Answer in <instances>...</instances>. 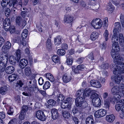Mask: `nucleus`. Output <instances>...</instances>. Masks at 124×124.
I'll return each mask as SVG.
<instances>
[{"label":"nucleus","instance_id":"f257e3e1","mask_svg":"<svg viewBox=\"0 0 124 124\" xmlns=\"http://www.w3.org/2000/svg\"><path fill=\"white\" fill-rule=\"evenodd\" d=\"M119 50L112 49L111 51V56L114 59V62L116 65V68L113 71L114 74H117L118 73H124V63L121 61L124 60V58L118 54H116V52H118Z\"/></svg>","mask_w":124,"mask_h":124},{"label":"nucleus","instance_id":"f03ea898","mask_svg":"<svg viewBox=\"0 0 124 124\" xmlns=\"http://www.w3.org/2000/svg\"><path fill=\"white\" fill-rule=\"evenodd\" d=\"M7 56V53L4 52L0 55V72H1L5 70L8 61Z\"/></svg>","mask_w":124,"mask_h":124},{"label":"nucleus","instance_id":"7ed1b4c3","mask_svg":"<svg viewBox=\"0 0 124 124\" xmlns=\"http://www.w3.org/2000/svg\"><path fill=\"white\" fill-rule=\"evenodd\" d=\"M114 34L112 38V41L113 43L112 45V49L119 50L120 49L119 45L118 42V35L117 33H113Z\"/></svg>","mask_w":124,"mask_h":124},{"label":"nucleus","instance_id":"20e7f679","mask_svg":"<svg viewBox=\"0 0 124 124\" xmlns=\"http://www.w3.org/2000/svg\"><path fill=\"white\" fill-rule=\"evenodd\" d=\"M92 102L93 105L95 107H98L100 106L101 103V99L99 97V95L97 93H94L92 96Z\"/></svg>","mask_w":124,"mask_h":124},{"label":"nucleus","instance_id":"39448f33","mask_svg":"<svg viewBox=\"0 0 124 124\" xmlns=\"http://www.w3.org/2000/svg\"><path fill=\"white\" fill-rule=\"evenodd\" d=\"M92 25L95 29L100 28L102 26V21L99 19L93 20L91 23Z\"/></svg>","mask_w":124,"mask_h":124},{"label":"nucleus","instance_id":"423d86ee","mask_svg":"<svg viewBox=\"0 0 124 124\" xmlns=\"http://www.w3.org/2000/svg\"><path fill=\"white\" fill-rule=\"evenodd\" d=\"M123 74V73H118L117 74L118 75L117 76H112L111 79L112 81L116 83L119 84L121 82V80L123 79L124 80V76H122L121 74ZM115 74L116 75H117V74Z\"/></svg>","mask_w":124,"mask_h":124},{"label":"nucleus","instance_id":"0eeeda50","mask_svg":"<svg viewBox=\"0 0 124 124\" xmlns=\"http://www.w3.org/2000/svg\"><path fill=\"white\" fill-rule=\"evenodd\" d=\"M36 116L39 120L43 121H45L46 116L45 115L44 112L41 110H39L36 111Z\"/></svg>","mask_w":124,"mask_h":124},{"label":"nucleus","instance_id":"6e6552de","mask_svg":"<svg viewBox=\"0 0 124 124\" xmlns=\"http://www.w3.org/2000/svg\"><path fill=\"white\" fill-rule=\"evenodd\" d=\"M107 113L106 110L103 109H100L96 111L94 113L95 116L99 118L104 116Z\"/></svg>","mask_w":124,"mask_h":124},{"label":"nucleus","instance_id":"1a4fd4ad","mask_svg":"<svg viewBox=\"0 0 124 124\" xmlns=\"http://www.w3.org/2000/svg\"><path fill=\"white\" fill-rule=\"evenodd\" d=\"M74 20L73 16L69 15H66L64 16L63 19V22L65 23L70 24V27L72 26L71 24Z\"/></svg>","mask_w":124,"mask_h":124},{"label":"nucleus","instance_id":"9d476101","mask_svg":"<svg viewBox=\"0 0 124 124\" xmlns=\"http://www.w3.org/2000/svg\"><path fill=\"white\" fill-rule=\"evenodd\" d=\"M10 21L9 19L7 18L3 21V25L4 28L6 31H9V29L10 26Z\"/></svg>","mask_w":124,"mask_h":124},{"label":"nucleus","instance_id":"9b49d317","mask_svg":"<svg viewBox=\"0 0 124 124\" xmlns=\"http://www.w3.org/2000/svg\"><path fill=\"white\" fill-rule=\"evenodd\" d=\"M96 91L93 90H91L89 88H86L84 90V93L86 97L88 96L91 93H92V95L94 93H96Z\"/></svg>","mask_w":124,"mask_h":124},{"label":"nucleus","instance_id":"f8f14e48","mask_svg":"<svg viewBox=\"0 0 124 124\" xmlns=\"http://www.w3.org/2000/svg\"><path fill=\"white\" fill-rule=\"evenodd\" d=\"M23 88L25 90H28L30 92L34 91L35 89L37 88L33 84H28V86L24 85Z\"/></svg>","mask_w":124,"mask_h":124},{"label":"nucleus","instance_id":"ddd939ff","mask_svg":"<svg viewBox=\"0 0 124 124\" xmlns=\"http://www.w3.org/2000/svg\"><path fill=\"white\" fill-rule=\"evenodd\" d=\"M71 75L67 73L65 74L62 77L63 82L65 83L69 82L71 79Z\"/></svg>","mask_w":124,"mask_h":124},{"label":"nucleus","instance_id":"4468645a","mask_svg":"<svg viewBox=\"0 0 124 124\" xmlns=\"http://www.w3.org/2000/svg\"><path fill=\"white\" fill-rule=\"evenodd\" d=\"M52 118L54 119H56L58 116L57 110L55 108H52L51 110Z\"/></svg>","mask_w":124,"mask_h":124},{"label":"nucleus","instance_id":"2eb2a0df","mask_svg":"<svg viewBox=\"0 0 124 124\" xmlns=\"http://www.w3.org/2000/svg\"><path fill=\"white\" fill-rule=\"evenodd\" d=\"M90 84L92 86L97 88H100L101 87V85L100 82L95 80H91L90 82Z\"/></svg>","mask_w":124,"mask_h":124},{"label":"nucleus","instance_id":"dca6fc26","mask_svg":"<svg viewBox=\"0 0 124 124\" xmlns=\"http://www.w3.org/2000/svg\"><path fill=\"white\" fill-rule=\"evenodd\" d=\"M28 63V60L24 59H21L20 62V66L21 68L23 69L27 65Z\"/></svg>","mask_w":124,"mask_h":124},{"label":"nucleus","instance_id":"f3484780","mask_svg":"<svg viewBox=\"0 0 124 124\" xmlns=\"http://www.w3.org/2000/svg\"><path fill=\"white\" fill-rule=\"evenodd\" d=\"M15 70V68L13 66H9L6 68L5 71L7 74H10L12 73Z\"/></svg>","mask_w":124,"mask_h":124},{"label":"nucleus","instance_id":"a211bd4d","mask_svg":"<svg viewBox=\"0 0 124 124\" xmlns=\"http://www.w3.org/2000/svg\"><path fill=\"white\" fill-rule=\"evenodd\" d=\"M64 97L63 95L61 94H58L55 96V99L58 103H61L64 99Z\"/></svg>","mask_w":124,"mask_h":124},{"label":"nucleus","instance_id":"6ab92c4d","mask_svg":"<svg viewBox=\"0 0 124 124\" xmlns=\"http://www.w3.org/2000/svg\"><path fill=\"white\" fill-rule=\"evenodd\" d=\"M9 60L10 63L13 65H14L16 62H18L19 60H18L15 56L12 55L9 57Z\"/></svg>","mask_w":124,"mask_h":124},{"label":"nucleus","instance_id":"aec40b11","mask_svg":"<svg viewBox=\"0 0 124 124\" xmlns=\"http://www.w3.org/2000/svg\"><path fill=\"white\" fill-rule=\"evenodd\" d=\"M114 25L115 27L113 30V33H116L119 34V33L117 30H120L121 29V26L120 23L119 22L115 23L114 24Z\"/></svg>","mask_w":124,"mask_h":124},{"label":"nucleus","instance_id":"412c9836","mask_svg":"<svg viewBox=\"0 0 124 124\" xmlns=\"http://www.w3.org/2000/svg\"><path fill=\"white\" fill-rule=\"evenodd\" d=\"M120 88L117 86H114L111 90V93L113 95L117 93H118L120 91Z\"/></svg>","mask_w":124,"mask_h":124},{"label":"nucleus","instance_id":"4be33fe9","mask_svg":"<svg viewBox=\"0 0 124 124\" xmlns=\"http://www.w3.org/2000/svg\"><path fill=\"white\" fill-rule=\"evenodd\" d=\"M71 105V103H69L67 102L64 101L61 104V106L62 108L65 109L66 108H70Z\"/></svg>","mask_w":124,"mask_h":124},{"label":"nucleus","instance_id":"5701e85b","mask_svg":"<svg viewBox=\"0 0 124 124\" xmlns=\"http://www.w3.org/2000/svg\"><path fill=\"white\" fill-rule=\"evenodd\" d=\"M78 104L79 105H77L76 106L80 108L81 109H84L86 108L88 106V104L87 102L86 101H84Z\"/></svg>","mask_w":124,"mask_h":124},{"label":"nucleus","instance_id":"b1692460","mask_svg":"<svg viewBox=\"0 0 124 124\" xmlns=\"http://www.w3.org/2000/svg\"><path fill=\"white\" fill-rule=\"evenodd\" d=\"M115 119V116L113 115H107L106 117V120L108 122L111 123L113 122Z\"/></svg>","mask_w":124,"mask_h":124},{"label":"nucleus","instance_id":"393cba45","mask_svg":"<svg viewBox=\"0 0 124 124\" xmlns=\"http://www.w3.org/2000/svg\"><path fill=\"white\" fill-rule=\"evenodd\" d=\"M31 70L30 67L29 66L25 68L24 69V73L25 75L28 76H29L31 74Z\"/></svg>","mask_w":124,"mask_h":124},{"label":"nucleus","instance_id":"a878e982","mask_svg":"<svg viewBox=\"0 0 124 124\" xmlns=\"http://www.w3.org/2000/svg\"><path fill=\"white\" fill-rule=\"evenodd\" d=\"M61 37L58 36L54 39V43L55 45H58L61 43Z\"/></svg>","mask_w":124,"mask_h":124},{"label":"nucleus","instance_id":"bb28decb","mask_svg":"<svg viewBox=\"0 0 124 124\" xmlns=\"http://www.w3.org/2000/svg\"><path fill=\"white\" fill-rule=\"evenodd\" d=\"M121 95L118 93L115 94L113 95L114 99H113L112 100V99L110 100V101H112L114 102L116 101V102H118V101L121 98Z\"/></svg>","mask_w":124,"mask_h":124},{"label":"nucleus","instance_id":"cd10ccee","mask_svg":"<svg viewBox=\"0 0 124 124\" xmlns=\"http://www.w3.org/2000/svg\"><path fill=\"white\" fill-rule=\"evenodd\" d=\"M18 1V0H9V2L8 3L9 6L10 7H12L16 8V4Z\"/></svg>","mask_w":124,"mask_h":124},{"label":"nucleus","instance_id":"c85d7f7f","mask_svg":"<svg viewBox=\"0 0 124 124\" xmlns=\"http://www.w3.org/2000/svg\"><path fill=\"white\" fill-rule=\"evenodd\" d=\"M119 41L120 44L122 46H124V38L122 34L119 35Z\"/></svg>","mask_w":124,"mask_h":124},{"label":"nucleus","instance_id":"c756f323","mask_svg":"<svg viewBox=\"0 0 124 124\" xmlns=\"http://www.w3.org/2000/svg\"><path fill=\"white\" fill-rule=\"evenodd\" d=\"M23 84L21 80L18 81L17 82L16 85V88L17 89H21L22 88V86L23 85Z\"/></svg>","mask_w":124,"mask_h":124},{"label":"nucleus","instance_id":"7c9ffc66","mask_svg":"<svg viewBox=\"0 0 124 124\" xmlns=\"http://www.w3.org/2000/svg\"><path fill=\"white\" fill-rule=\"evenodd\" d=\"M46 77L51 82H54L55 79L53 77V76L50 73H47L45 74Z\"/></svg>","mask_w":124,"mask_h":124},{"label":"nucleus","instance_id":"2f4dec72","mask_svg":"<svg viewBox=\"0 0 124 124\" xmlns=\"http://www.w3.org/2000/svg\"><path fill=\"white\" fill-rule=\"evenodd\" d=\"M94 120L93 117L90 116V117H87L86 119V124H93Z\"/></svg>","mask_w":124,"mask_h":124},{"label":"nucleus","instance_id":"473e14b6","mask_svg":"<svg viewBox=\"0 0 124 124\" xmlns=\"http://www.w3.org/2000/svg\"><path fill=\"white\" fill-rule=\"evenodd\" d=\"M46 46L48 50H50L52 49V44L51 39H48L46 41Z\"/></svg>","mask_w":124,"mask_h":124},{"label":"nucleus","instance_id":"72a5a7b5","mask_svg":"<svg viewBox=\"0 0 124 124\" xmlns=\"http://www.w3.org/2000/svg\"><path fill=\"white\" fill-rule=\"evenodd\" d=\"M52 59L53 62L55 63H60V58L57 55H54L52 57Z\"/></svg>","mask_w":124,"mask_h":124},{"label":"nucleus","instance_id":"f704fd0d","mask_svg":"<svg viewBox=\"0 0 124 124\" xmlns=\"http://www.w3.org/2000/svg\"><path fill=\"white\" fill-rule=\"evenodd\" d=\"M99 36V35L95 31L92 32L91 36V38L92 40L94 41L97 39Z\"/></svg>","mask_w":124,"mask_h":124},{"label":"nucleus","instance_id":"c9c22d12","mask_svg":"<svg viewBox=\"0 0 124 124\" xmlns=\"http://www.w3.org/2000/svg\"><path fill=\"white\" fill-rule=\"evenodd\" d=\"M17 76L16 74H12L8 77V79L10 82H12L16 79Z\"/></svg>","mask_w":124,"mask_h":124},{"label":"nucleus","instance_id":"e433bc0d","mask_svg":"<svg viewBox=\"0 0 124 124\" xmlns=\"http://www.w3.org/2000/svg\"><path fill=\"white\" fill-rule=\"evenodd\" d=\"M8 90V88L7 86H3L0 88V93L2 94H3Z\"/></svg>","mask_w":124,"mask_h":124},{"label":"nucleus","instance_id":"4c0bfd02","mask_svg":"<svg viewBox=\"0 0 124 124\" xmlns=\"http://www.w3.org/2000/svg\"><path fill=\"white\" fill-rule=\"evenodd\" d=\"M17 59L18 60H19L21 58L22 54L21 51L19 49L16 50L15 52Z\"/></svg>","mask_w":124,"mask_h":124},{"label":"nucleus","instance_id":"58836bf2","mask_svg":"<svg viewBox=\"0 0 124 124\" xmlns=\"http://www.w3.org/2000/svg\"><path fill=\"white\" fill-rule=\"evenodd\" d=\"M84 98L80 97L78 96L77 97L75 100V104L77 106V105H79V104L83 101Z\"/></svg>","mask_w":124,"mask_h":124},{"label":"nucleus","instance_id":"ea45409f","mask_svg":"<svg viewBox=\"0 0 124 124\" xmlns=\"http://www.w3.org/2000/svg\"><path fill=\"white\" fill-rule=\"evenodd\" d=\"M62 115L64 118H68L70 117V114L69 111H64L62 112Z\"/></svg>","mask_w":124,"mask_h":124},{"label":"nucleus","instance_id":"a19ab883","mask_svg":"<svg viewBox=\"0 0 124 124\" xmlns=\"http://www.w3.org/2000/svg\"><path fill=\"white\" fill-rule=\"evenodd\" d=\"M28 34L27 30L26 29H24L21 34V37L25 39L27 37Z\"/></svg>","mask_w":124,"mask_h":124},{"label":"nucleus","instance_id":"79ce46f5","mask_svg":"<svg viewBox=\"0 0 124 124\" xmlns=\"http://www.w3.org/2000/svg\"><path fill=\"white\" fill-rule=\"evenodd\" d=\"M11 46V44L10 43L9 41H7L2 47V49H5V48L8 49L10 48Z\"/></svg>","mask_w":124,"mask_h":124},{"label":"nucleus","instance_id":"37998d69","mask_svg":"<svg viewBox=\"0 0 124 124\" xmlns=\"http://www.w3.org/2000/svg\"><path fill=\"white\" fill-rule=\"evenodd\" d=\"M73 61V58L71 57L67 58L66 62L69 65H71L72 64Z\"/></svg>","mask_w":124,"mask_h":124},{"label":"nucleus","instance_id":"c03bdc74","mask_svg":"<svg viewBox=\"0 0 124 124\" xmlns=\"http://www.w3.org/2000/svg\"><path fill=\"white\" fill-rule=\"evenodd\" d=\"M57 53L59 55H62L65 54V51L63 49H60L58 50Z\"/></svg>","mask_w":124,"mask_h":124},{"label":"nucleus","instance_id":"a18cd8bd","mask_svg":"<svg viewBox=\"0 0 124 124\" xmlns=\"http://www.w3.org/2000/svg\"><path fill=\"white\" fill-rule=\"evenodd\" d=\"M54 27L55 28V30L56 31H59L60 28V25L59 24V22L56 20L55 21Z\"/></svg>","mask_w":124,"mask_h":124},{"label":"nucleus","instance_id":"49530a36","mask_svg":"<svg viewBox=\"0 0 124 124\" xmlns=\"http://www.w3.org/2000/svg\"><path fill=\"white\" fill-rule=\"evenodd\" d=\"M50 83L48 81H46L43 86V89L44 90L47 89L50 87Z\"/></svg>","mask_w":124,"mask_h":124},{"label":"nucleus","instance_id":"de8ad7c7","mask_svg":"<svg viewBox=\"0 0 124 124\" xmlns=\"http://www.w3.org/2000/svg\"><path fill=\"white\" fill-rule=\"evenodd\" d=\"M114 9V8L113 6L110 5V3L107 7V10L108 11H110L111 12H112Z\"/></svg>","mask_w":124,"mask_h":124},{"label":"nucleus","instance_id":"09e8293b","mask_svg":"<svg viewBox=\"0 0 124 124\" xmlns=\"http://www.w3.org/2000/svg\"><path fill=\"white\" fill-rule=\"evenodd\" d=\"M109 67V64L107 63H103L101 65L100 68L103 69H107Z\"/></svg>","mask_w":124,"mask_h":124},{"label":"nucleus","instance_id":"8fccbe9b","mask_svg":"<svg viewBox=\"0 0 124 124\" xmlns=\"http://www.w3.org/2000/svg\"><path fill=\"white\" fill-rule=\"evenodd\" d=\"M8 3V0H2L1 3V5L3 7H5Z\"/></svg>","mask_w":124,"mask_h":124},{"label":"nucleus","instance_id":"3c124183","mask_svg":"<svg viewBox=\"0 0 124 124\" xmlns=\"http://www.w3.org/2000/svg\"><path fill=\"white\" fill-rule=\"evenodd\" d=\"M56 103V101L52 99H50L48 101V104L49 105L52 106L54 105Z\"/></svg>","mask_w":124,"mask_h":124},{"label":"nucleus","instance_id":"603ef678","mask_svg":"<svg viewBox=\"0 0 124 124\" xmlns=\"http://www.w3.org/2000/svg\"><path fill=\"white\" fill-rule=\"evenodd\" d=\"M84 90L83 89H81L78 90L77 92V94L78 96L80 95H84Z\"/></svg>","mask_w":124,"mask_h":124},{"label":"nucleus","instance_id":"864d4df0","mask_svg":"<svg viewBox=\"0 0 124 124\" xmlns=\"http://www.w3.org/2000/svg\"><path fill=\"white\" fill-rule=\"evenodd\" d=\"M36 81L34 78H33L29 81L28 84L34 85L35 86L36 84Z\"/></svg>","mask_w":124,"mask_h":124},{"label":"nucleus","instance_id":"5fc2aeb1","mask_svg":"<svg viewBox=\"0 0 124 124\" xmlns=\"http://www.w3.org/2000/svg\"><path fill=\"white\" fill-rule=\"evenodd\" d=\"M28 106L27 105L23 106L22 107L21 112L24 113L25 112L28 110Z\"/></svg>","mask_w":124,"mask_h":124},{"label":"nucleus","instance_id":"6e6d98bb","mask_svg":"<svg viewBox=\"0 0 124 124\" xmlns=\"http://www.w3.org/2000/svg\"><path fill=\"white\" fill-rule=\"evenodd\" d=\"M108 31L106 30L105 31L104 33L103 34L104 37L105 38V40L106 41H107L108 39Z\"/></svg>","mask_w":124,"mask_h":124},{"label":"nucleus","instance_id":"4d7b16f0","mask_svg":"<svg viewBox=\"0 0 124 124\" xmlns=\"http://www.w3.org/2000/svg\"><path fill=\"white\" fill-rule=\"evenodd\" d=\"M5 43V41L4 38L2 37H0V47L3 45H4Z\"/></svg>","mask_w":124,"mask_h":124},{"label":"nucleus","instance_id":"13d9d810","mask_svg":"<svg viewBox=\"0 0 124 124\" xmlns=\"http://www.w3.org/2000/svg\"><path fill=\"white\" fill-rule=\"evenodd\" d=\"M10 32L11 33H13L15 31V27L13 26H10L9 29Z\"/></svg>","mask_w":124,"mask_h":124},{"label":"nucleus","instance_id":"bf43d9fd","mask_svg":"<svg viewBox=\"0 0 124 124\" xmlns=\"http://www.w3.org/2000/svg\"><path fill=\"white\" fill-rule=\"evenodd\" d=\"M110 102L109 101H106L104 104V107L106 108L109 109V106Z\"/></svg>","mask_w":124,"mask_h":124},{"label":"nucleus","instance_id":"052dcab7","mask_svg":"<svg viewBox=\"0 0 124 124\" xmlns=\"http://www.w3.org/2000/svg\"><path fill=\"white\" fill-rule=\"evenodd\" d=\"M17 122V119L16 118H14L10 120L8 124H16Z\"/></svg>","mask_w":124,"mask_h":124},{"label":"nucleus","instance_id":"680f3d73","mask_svg":"<svg viewBox=\"0 0 124 124\" xmlns=\"http://www.w3.org/2000/svg\"><path fill=\"white\" fill-rule=\"evenodd\" d=\"M85 66L83 64H81L78 65L77 67V68L78 70H82L85 68Z\"/></svg>","mask_w":124,"mask_h":124},{"label":"nucleus","instance_id":"e2e57ef3","mask_svg":"<svg viewBox=\"0 0 124 124\" xmlns=\"http://www.w3.org/2000/svg\"><path fill=\"white\" fill-rule=\"evenodd\" d=\"M101 72L103 77H105L107 76L108 73L107 71L105 70L101 71Z\"/></svg>","mask_w":124,"mask_h":124},{"label":"nucleus","instance_id":"0e129e2a","mask_svg":"<svg viewBox=\"0 0 124 124\" xmlns=\"http://www.w3.org/2000/svg\"><path fill=\"white\" fill-rule=\"evenodd\" d=\"M24 113L21 112L19 116V119L21 120H23L24 119Z\"/></svg>","mask_w":124,"mask_h":124},{"label":"nucleus","instance_id":"69168bd1","mask_svg":"<svg viewBox=\"0 0 124 124\" xmlns=\"http://www.w3.org/2000/svg\"><path fill=\"white\" fill-rule=\"evenodd\" d=\"M5 13L6 16L8 17L9 16L10 14V10L9 9H7L5 11Z\"/></svg>","mask_w":124,"mask_h":124},{"label":"nucleus","instance_id":"338daca9","mask_svg":"<svg viewBox=\"0 0 124 124\" xmlns=\"http://www.w3.org/2000/svg\"><path fill=\"white\" fill-rule=\"evenodd\" d=\"M5 117V113L3 111L0 112V118L3 119Z\"/></svg>","mask_w":124,"mask_h":124},{"label":"nucleus","instance_id":"774afa93","mask_svg":"<svg viewBox=\"0 0 124 124\" xmlns=\"http://www.w3.org/2000/svg\"><path fill=\"white\" fill-rule=\"evenodd\" d=\"M121 106L120 104H118L115 106V108L117 111H119L121 109Z\"/></svg>","mask_w":124,"mask_h":124}]
</instances>
